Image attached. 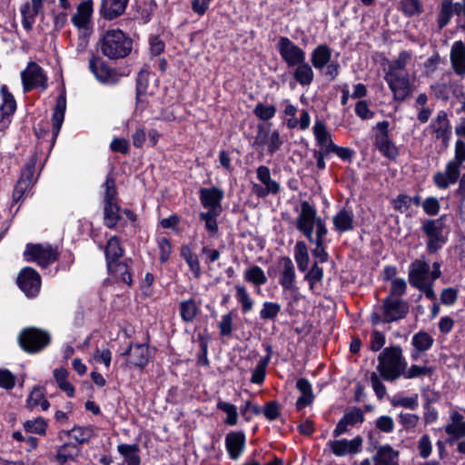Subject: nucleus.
<instances>
[{"label":"nucleus","instance_id":"nucleus-32","mask_svg":"<svg viewBox=\"0 0 465 465\" xmlns=\"http://www.w3.org/2000/svg\"><path fill=\"white\" fill-rule=\"evenodd\" d=\"M66 110V98L65 94H62L56 98V104L52 114L53 123V140L54 141L61 130L62 124L64 120V114Z\"/></svg>","mask_w":465,"mask_h":465},{"label":"nucleus","instance_id":"nucleus-12","mask_svg":"<svg viewBox=\"0 0 465 465\" xmlns=\"http://www.w3.org/2000/svg\"><path fill=\"white\" fill-rule=\"evenodd\" d=\"M21 77L25 92L38 87L45 89L47 86V79L43 69L34 62L28 64L27 67L21 73Z\"/></svg>","mask_w":465,"mask_h":465},{"label":"nucleus","instance_id":"nucleus-25","mask_svg":"<svg viewBox=\"0 0 465 465\" xmlns=\"http://www.w3.org/2000/svg\"><path fill=\"white\" fill-rule=\"evenodd\" d=\"M104 254L108 271H113L115 263L119 262V259L124 255V249L120 245L119 239L112 236L107 241L104 247Z\"/></svg>","mask_w":465,"mask_h":465},{"label":"nucleus","instance_id":"nucleus-13","mask_svg":"<svg viewBox=\"0 0 465 465\" xmlns=\"http://www.w3.org/2000/svg\"><path fill=\"white\" fill-rule=\"evenodd\" d=\"M17 284L27 297H35L39 292L41 278L35 269L25 267L17 276Z\"/></svg>","mask_w":465,"mask_h":465},{"label":"nucleus","instance_id":"nucleus-16","mask_svg":"<svg viewBox=\"0 0 465 465\" xmlns=\"http://www.w3.org/2000/svg\"><path fill=\"white\" fill-rule=\"evenodd\" d=\"M408 280L415 288L430 281V264L423 259H415L409 266Z\"/></svg>","mask_w":465,"mask_h":465},{"label":"nucleus","instance_id":"nucleus-60","mask_svg":"<svg viewBox=\"0 0 465 465\" xmlns=\"http://www.w3.org/2000/svg\"><path fill=\"white\" fill-rule=\"evenodd\" d=\"M323 278V269L314 262L310 271L304 276V279L309 282L310 289L313 290L314 284L319 282Z\"/></svg>","mask_w":465,"mask_h":465},{"label":"nucleus","instance_id":"nucleus-52","mask_svg":"<svg viewBox=\"0 0 465 465\" xmlns=\"http://www.w3.org/2000/svg\"><path fill=\"white\" fill-rule=\"evenodd\" d=\"M431 372V370L427 366H420L416 364H412L410 368L405 367L404 371H402V375L404 379H415L424 377L429 375Z\"/></svg>","mask_w":465,"mask_h":465},{"label":"nucleus","instance_id":"nucleus-27","mask_svg":"<svg viewBox=\"0 0 465 465\" xmlns=\"http://www.w3.org/2000/svg\"><path fill=\"white\" fill-rule=\"evenodd\" d=\"M128 361L137 367H143L149 361V349L144 344H131L124 353Z\"/></svg>","mask_w":465,"mask_h":465},{"label":"nucleus","instance_id":"nucleus-41","mask_svg":"<svg viewBox=\"0 0 465 465\" xmlns=\"http://www.w3.org/2000/svg\"><path fill=\"white\" fill-rule=\"evenodd\" d=\"M117 450L124 457L127 465H140L141 458L138 455L139 446L137 444H119Z\"/></svg>","mask_w":465,"mask_h":465},{"label":"nucleus","instance_id":"nucleus-50","mask_svg":"<svg viewBox=\"0 0 465 465\" xmlns=\"http://www.w3.org/2000/svg\"><path fill=\"white\" fill-rule=\"evenodd\" d=\"M222 212L208 211L201 213L199 218L204 222L206 230L212 234H215L218 232L217 217Z\"/></svg>","mask_w":465,"mask_h":465},{"label":"nucleus","instance_id":"nucleus-26","mask_svg":"<svg viewBox=\"0 0 465 465\" xmlns=\"http://www.w3.org/2000/svg\"><path fill=\"white\" fill-rule=\"evenodd\" d=\"M245 445V435L243 432H230L225 437V447L229 456L237 460Z\"/></svg>","mask_w":465,"mask_h":465},{"label":"nucleus","instance_id":"nucleus-30","mask_svg":"<svg viewBox=\"0 0 465 465\" xmlns=\"http://www.w3.org/2000/svg\"><path fill=\"white\" fill-rule=\"evenodd\" d=\"M434 343V339L428 332L420 331L415 333L411 339V345L414 351L411 352V358L417 360L420 352L429 351Z\"/></svg>","mask_w":465,"mask_h":465},{"label":"nucleus","instance_id":"nucleus-34","mask_svg":"<svg viewBox=\"0 0 465 465\" xmlns=\"http://www.w3.org/2000/svg\"><path fill=\"white\" fill-rule=\"evenodd\" d=\"M81 455V449L74 443L66 442L57 449L55 460L60 465H64L67 461H74Z\"/></svg>","mask_w":465,"mask_h":465},{"label":"nucleus","instance_id":"nucleus-58","mask_svg":"<svg viewBox=\"0 0 465 465\" xmlns=\"http://www.w3.org/2000/svg\"><path fill=\"white\" fill-rule=\"evenodd\" d=\"M281 311V305L277 302H265L260 311L262 320H274Z\"/></svg>","mask_w":465,"mask_h":465},{"label":"nucleus","instance_id":"nucleus-39","mask_svg":"<svg viewBox=\"0 0 465 465\" xmlns=\"http://www.w3.org/2000/svg\"><path fill=\"white\" fill-rule=\"evenodd\" d=\"M200 312V304L194 299L182 301L179 304V312L184 322H192L194 321Z\"/></svg>","mask_w":465,"mask_h":465},{"label":"nucleus","instance_id":"nucleus-51","mask_svg":"<svg viewBox=\"0 0 465 465\" xmlns=\"http://www.w3.org/2000/svg\"><path fill=\"white\" fill-rule=\"evenodd\" d=\"M325 236L326 235H315V237H312V241H309L315 245V248L312 250V254L314 257L318 258L321 262H326L329 258V254L324 246Z\"/></svg>","mask_w":465,"mask_h":465},{"label":"nucleus","instance_id":"nucleus-33","mask_svg":"<svg viewBox=\"0 0 465 465\" xmlns=\"http://www.w3.org/2000/svg\"><path fill=\"white\" fill-rule=\"evenodd\" d=\"M373 461L374 465H399V451L390 445L381 446L374 455Z\"/></svg>","mask_w":465,"mask_h":465},{"label":"nucleus","instance_id":"nucleus-29","mask_svg":"<svg viewBox=\"0 0 465 465\" xmlns=\"http://www.w3.org/2000/svg\"><path fill=\"white\" fill-rule=\"evenodd\" d=\"M62 434L72 437L78 446L88 443L95 436V430L93 426H74L71 430H62Z\"/></svg>","mask_w":465,"mask_h":465},{"label":"nucleus","instance_id":"nucleus-49","mask_svg":"<svg viewBox=\"0 0 465 465\" xmlns=\"http://www.w3.org/2000/svg\"><path fill=\"white\" fill-rule=\"evenodd\" d=\"M217 409L226 413V419L224 420V422L227 425L233 426L237 423L238 413L235 405L223 401H219L217 402Z\"/></svg>","mask_w":465,"mask_h":465},{"label":"nucleus","instance_id":"nucleus-8","mask_svg":"<svg viewBox=\"0 0 465 465\" xmlns=\"http://www.w3.org/2000/svg\"><path fill=\"white\" fill-rule=\"evenodd\" d=\"M380 311L384 315V323H391L404 319L409 313L410 306L401 298L387 296L382 300Z\"/></svg>","mask_w":465,"mask_h":465},{"label":"nucleus","instance_id":"nucleus-59","mask_svg":"<svg viewBox=\"0 0 465 465\" xmlns=\"http://www.w3.org/2000/svg\"><path fill=\"white\" fill-rule=\"evenodd\" d=\"M253 113L259 119L268 121L274 117L276 108L274 105H265L262 103H258Z\"/></svg>","mask_w":465,"mask_h":465},{"label":"nucleus","instance_id":"nucleus-21","mask_svg":"<svg viewBox=\"0 0 465 465\" xmlns=\"http://www.w3.org/2000/svg\"><path fill=\"white\" fill-rule=\"evenodd\" d=\"M450 61L453 72L463 78L465 76V45L461 40L455 41L452 44Z\"/></svg>","mask_w":465,"mask_h":465},{"label":"nucleus","instance_id":"nucleus-38","mask_svg":"<svg viewBox=\"0 0 465 465\" xmlns=\"http://www.w3.org/2000/svg\"><path fill=\"white\" fill-rule=\"evenodd\" d=\"M257 179L263 184L264 188L272 193L277 194L281 191V185L271 177L270 169L265 165H261L256 170Z\"/></svg>","mask_w":465,"mask_h":465},{"label":"nucleus","instance_id":"nucleus-6","mask_svg":"<svg viewBox=\"0 0 465 465\" xmlns=\"http://www.w3.org/2000/svg\"><path fill=\"white\" fill-rule=\"evenodd\" d=\"M446 215L438 219H427L422 223L421 230L428 238L427 250L430 253L438 252L447 242L444 233Z\"/></svg>","mask_w":465,"mask_h":465},{"label":"nucleus","instance_id":"nucleus-55","mask_svg":"<svg viewBox=\"0 0 465 465\" xmlns=\"http://www.w3.org/2000/svg\"><path fill=\"white\" fill-rule=\"evenodd\" d=\"M103 187L104 188V204L105 203H115L117 191L115 188V181L111 175H108L106 177V180H105Z\"/></svg>","mask_w":465,"mask_h":465},{"label":"nucleus","instance_id":"nucleus-64","mask_svg":"<svg viewBox=\"0 0 465 465\" xmlns=\"http://www.w3.org/2000/svg\"><path fill=\"white\" fill-rule=\"evenodd\" d=\"M430 89L437 99L448 101L450 99V87L442 82H436L430 85Z\"/></svg>","mask_w":465,"mask_h":465},{"label":"nucleus","instance_id":"nucleus-15","mask_svg":"<svg viewBox=\"0 0 465 465\" xmlns=\"http://www.w3.org/2000/svg\"><path fill=\"white\" fill-rule=\"evenodd\" d=\"M362 441V438L357 436L352 440L342 439L330 440L327 446L335 456L342 457L348 454L359 453L361 450Z\"/></svg>","mask_w":465,"mask_h":465},{"label":"nucleus","instance_id":"nucleus-61","mask_svg":"<svg viewBox=\"0 0 465 465\" xmlns=\"http://www.w3.org/2000/svg\"><path fill=\"white\" fill-rule=\"evenodd\" d=\"M401 9L409 16L418 15L422 12L420 0H401Z\"/></svg>","mask_w":465,"mask_h":465},{"label":"nucleus","instance_id":"nucleus-53","mask_svg":"<svg viewBox=\"0 0 465 465\" xmlns=\"http://www.w3.org/2000/svg\"><path fill=\"white\" fill-rule=\"evenodd\" d=\"M47 428V423L44 418H36L32 420H26L24 423V429L27 432L36 433L40 435H45Z\"/></svg>","mask_w":465,"mask_h":465},{"label":"nucleus","instance_id":"nucleus-18","mask_svg":"<svg viewBox=\"0 0 465 465\" xmlns=\"http://www.w3.org/2000/svg\"><path fill=\"white\" fill-rule=\"evenodd\" d=\"M223 197V191L218 187L201 188L199 191L201 203L208 211L222 212Z\"/></svg>","mask_w":465,"mask_h":465},{"label":"nucleus","instance_id":"nucleus-56","mask_svg":"<svg viewBox=\"0 0 465 465\" xmlns=\"http://www.w3.org/2000/svg\"><path fill=\"white\" fill-rule=\"evenodd\" d=\"M391 404L394 407L401 406L413 411L416 410L419 406V396L418 394H414L411 397H394V399L391 401Z\"/></svg>","mask_w":465,"mask_h":465},{"label":"nucleus","instance_id":"nucleus-42","mask_svg":"<svg viewBox=\"0 0 465 465\" xmlns=\"http://www.w3.org/2000/svg\"><path fill=\"white\" fill-rule=\"evenodd\" d=\"M375 146L386 157L396 159L399 155L398 147L391 141L390 136L375 137Z\"/></svg>","mask_w":465,"mask_h":465},{"label":"nucleus","instance_id":"nucleus-7","mask_svg":"<svg viewBox=\"0 0 465 465\" xmlns=\"http://www.w3.org/2000/svg\"><path fill=\"white\" fill-rule=\"evenodd\" d=\"M24 256L27 262H35L39 266L45 268L58 259V252L49 244L28 243Z\"/></svg>","mask_w":465,"mask_h":465},{"label":"nucleus","instance_id":"nucleus-44","mask_svg":"<svg viewBox=\"0 0 465 465\" xmlns=\"http://www.w3.org/2000/svg\"><path fill=\"white\" fill-rule=\"evenodd\" d=\"M268 355L262 358L259 362L257 363L256 367L253 369L252 377H251V382L255 384H261L266 375V369L270 362V357L272 353V348L270 346L267 347Z\"/></svg>","mask_w":465,"mask_h":465},{"label":"nucleus","instance_id":"nucleus-43","mask_svg":"<svg viewBox=\"0 0 465 465\" xmlns=\"http://www.w3.org/2000/svg\"><path fill=\"white\" fill-rule=\"evenodd\" d=\"M26 406L29 409H34L40 406L43 411H47L50 407L49 401L45 399V391L41 387H35L29 394Z\"/></svg>","mask_w":465,"mask_h":465},{"label":"nucleus","instance_id":"nucleus-63","mask_svg":"<svg viewBox=\"0 0 465 465\" xmlns=\"http://www.w3.org/2000/svg\"><path fill=\"white\" fill-rule=\"evenodd\" d=\"M424 213L429 216H436L440 211V203L438 198L430 196L422 202Z\"/></svg>","mask_w":465,"mask_h":465},{"label":"nucleus","instance_id":"nucleus-37","mask_svg":"<svg viewBox=\"0 0 465 465\" xmlns=\"http://www.w3.org/2000/svg\"><path fill=\"white\" fill-rule=\"evenodd\" d=\"M412 58V53L410 51H401L399 55L389 62L388 69L385 73L392 74H409L406 70L408 64Z\"/></svg>","mask_w":465,"mask_h":465},{"label":"nucleus","instance_id":"nucleus-23","mask_svg":"<svg viewBox=\"0 0 465 465\" xmlns=\"http://www.w3.org/2000/svg\"><path fill=\"white\" fill-rule=\"evenodd\" d=\"M312 131L317 144L321 147L319 151L331 153L335 143L332 142L331 134L327 130L326 124L321 120H316Z\"/></svg>","mask_w":465,"mask_h":465},{"label":"nucleus","instance_id":"nucleus-62","mask_svg":"<svg viewBox=\"0 0 465 465\" xmlns=\"http://www.w3.org/2000/svg\"><path fill=\"white\" fill-rule=\"evenodd\" d=\"M407 291V282L403 278H395L392 279L391 282L390 294L388 296H392L395 298H401L406 293Z\"/></svg>","mask_w":465,"mask_h":465},{"label":"nucleus","instance_id":"nucleus-20","mask_svg":"<svg viewBox=\"0 0 465 465\" xmlns=\"http://www.w3.org/2000/svg\"><path fill=\"white\" fill-rule=\"evenodd\" d=\"M2 104L0 106V124L7 126L11 122V117L15 112L16 102L14 95L8 91L6 85H3L0 89Z\"/></svg>","mask_w":465,"mask_h":465},{"label":"nucleus","instance_id":"nucleus-5","mask_svg":"<svg viewBox=\"0 0 465 465\" xmlns=\"http://www.w3.org/2000/svg\"><path fill=\"white\" fill-rule=\"evenodd\" d=\"M20 347L28 353L43 351L51 341L50 334L44 330L29 327L23 329L17 337Z\"/></svg>","mask_w":465,"mask_h":465},{"label":"nucleus","instance_id":"nucleus-46","mask_svg":"<svg viewBox=\"0 0 465 465\" xmlns=\"http://www.w3.org/2000/svg\"><path fill=\"white\" fill-rule=\"evenodd\" d=\"M54 377L59 389L64 391L69 397H74V388L67 380V371L64 368L55 369L54 370Z\"/></svg>","mask_w":465,"mask_h":465},{"label":"nucleus","instance_id":"nucleus-3","mask_svg":"<svg viewBox=\"0 0 465 465\" xmlns=\"http://www.w3.org/2000/svg\"><path fill=\"white\" fill-rule=\"evenodd\" d=\"M101 52L112 60L128 56L133 50V39L120 29H110L100 40Z\"/></svg>","mask_w":465,"mask_h":465},{"label":"nucleus","instance_id":"nucleus-19","mask_svg":"<svg viewBox=\"0 0 465 465\" xmlns=\"http://www.w3.org/2000/svg\"><path fill=\"white\" fill-rule=\"evenodd\" d=\"M364 421V413L360 408H353L347 411L343 417L339 420L335 429L332 431L333 437L337 438L344 434L349 427H352L358 423Z\"/></svg>","mask_w":465,"mask_h":465},{"label":"nucleus","instance_id":"nucleus-1","mask_svg":"<svg viewBox=\"0 0 465 465\" xmlns=\"http://www.w3.org/2000/svg\"><path fill=\"white\" fill-rule=\"evenodd\" d=\"M465 163V142L458 139L454 147V157L450 160L444 171L437 172L433 175V183L437 188L443 190L449 188L460 181L458 192L465 198V173L460 178V169ZM460 215L465 219V211L461 210Z\"/></svg>","mask_w":465,"mask_h":465},{"label":"nucleus","instance_id":"nucleus-9","mask_svg":"<svg viewBox=\"0 0 465 465\" xmlns=\"http://www.w3.org/2000/svg\"><path fill=\"white\" fill-rule=\"evenodd\" d=\"M384 80L393 94L394 100L402 102L411 94L412 84L410 74L385 73Z\"/></svg>","mask_w":465,"mask_h":465},{"label":"nucleus","instance_id":"nucleus-28","mask_svg":"<svg viewBox=\"0 0 465 465\" xmlns=\"http://www.w3.org/2000/svg\"><path fill=\"white\" fill-rule=\"evenodd\" d=\"M334 229L339 233L354 229V214L351 210L341 209L332 217Z\"/></svg>","mask_w":465,"mask_h":465},{"label":"nucleus","instance_id":"nucleus-17","mask_svg":"<svg viewBox=\"0 0 465 465\" xmlns=\"http://www.w3.org/2000/svg\"><path fill=\"white\" fill-rule=\"evenodd\" d=\"M93 5V0L81 2L71 18L73 25L80 31H91Z\"/></svg>","mask_w":465,"mask_h":465},{"label":"nucleus","instance_id":"nucleus-24","mask_svg":"<svg viewBox=\"0 0 465 465\" xmlns=\"http://www.w3.org/2000/svg\"><path fill=\"white\" fill-rule=\"evenodd\" d=\"M45 0H31L21 6L22 23L26 30H30L35 23V17L43 9V3Z\"/></svg>","mask_w":465,"mask_h":465},{"label":"nucleus","instance_id":"nucleus-54","mask_svg":"<svg viewBox=\"0 0 465 465\" xmlns=\"http://www.w3.org/2000/svg\"><path fill=\"white\" fill-rule=\"evenodd\" d=\"M235 297L242 305V311L247 312L253 307V300L243 286H236Z\"/></svg>","mask_w":465,"mask_h":465},{"label":"nucleus","instance_id":"nucleus-22","mask_svg":"<svg viewBox=\"0 0 465 465\" xmlns=\"http://www.w3.org/2000/svg\"><path fill=\"white\" fill-rule=\"evenodd\" d=\"M430 127L432 128L435 137L441 140L444 144H447L451 136V128L448 114L445 111H440L437 114L435 120L431 123Z\"/></svg>","mask_w":465,"mask_h":465},{"label":"nucleus","instance_id":"nucleus-36","mask_svg":"<svg viewBox=\"0 0 465 465\" xmlns=\"http://www.w3.org/2000/svg\"><path fill=\"white\" fill-rule=\"evenodd\" d=\"M296 387L301 392V396L296 401V407L298 410H302L312 402L314 396L312 385L308 380L304 378L299 379L296 382Z\"/></svg>","mask_w":465,"mask_h":465},{"label":"nucleus","instance_id":"nucleus-48","mask_svg":"<svg viewBox=\"0 0 465 465\" xmlns=\"http://www.w3.org/2000/svg\"><path fill=\"white\" fill-rule=\"evenodd\" d=\"M244 279L255 285H263L267 282V277L263 270L257 265L252 266L245 271Z\"/></svg>","mask_w":465,"mask_h":465},{"label":"nucleus","instance_id":"nucleus-45","mask_svg":"<svg viewBox=\"0 0 465 465\" xmlns=\"http://www.w3.org/2000/svg\"><path fill=\"white\" fill-rule=\"evenodd\" d=\"M294 259L301 272H305L309 265V253L304 242L299 241L294 246Z\"/></svg>","mask_w":465,"mask_h":465},{"label":"nucleus","instance_id":"nucleus-57","mask_svg":"<svg viewBox=\"0 0 465 465\" xmlns=\"http://www.w3.org/2000/svg\"><path fill=\"white\" fill-rule=\"evenodd\" d=\"M156 7L157 5L155 0H143V3L137 4V10L144 22H149L151 20L153 14L156 10Z\"/></svg>","mask_w":465,"mask_h":465},{"label":"nucleus","instance_id":"nucleus-31","mask_svg":"<svg viewBox=\"0 0 465 465\" xmlns=\"http://www.w3.org/2000/svg\"><path fill=\"white\" fill-rule=\"evenodd\" d=\"M129 0H102L101 14L107 20L114 19L122 15Z\"/></svg>","mask_w":465,"mask_h":465},{"label":"nucleus","instance_id":"nucleus-4","mask_svg":"<svg viewBox=\"0 0 465 465\" xmlns=\"http://www.w3.org/2000/svg\"><path fill=\"white\" fill-rule=\"evenodd\" d=\"M296 228L308 241H312L313 231L316 235H327L328 230L322 218L317 215L316 209L309 202L301 203V211L296 218Z\"/></svg>","mask_w":465,"mask_h":465},{"label":"nucleus","instance_id":"nucleus-40","mask_svg":"<svg viewBox=\"0 0 465 465\" xmlns=\"http://www.w3.org/2000/svg\"><path fill=\"white\" fill-rule=\"evenodd\" d=\"M295 66L296 68L293 72V78L301 85H310L314 78V73L312 66L308 63H306L305 60H303V62L299 63Z\"/></svg>","mask_w":465,"mask_h":465},{"label":"nucleus","instance_id":"nucleus-35","mask_svg":"<svg viewBox=\"0 0 465 465\" xmlns=\"http://www.w3.org/2000/svg\"><path fill=\"white\" fill-rule=\"evenodd\" d=\"M331 58V50L326 45H320L312 53L311 62L314 68L322 70Z\"/></svg>","mask_w":465,"mask_h":465},{"label":"nucleus","instance_id":"nucleus-10","mask_svg":"<svg viewBox=\"0 0 465 465\" xmlns=\"http://www.w3.org/2000/svg\"><path fill=\"white\" fill-rule=\"evenodd\" d=\"M276 48L289 67H294L306 59L305 52L286 36H281Z\"/></svg>","mask_w":465,"mask_h":465},{"label":"nucleus","instance_id":"nucleus-47","mask_svg":"<svg viewBox=\"0 0 465 465\" xmlns=\"http://www.w3.org/2000/svg\"><path fill=\"white\" fill-rule=\"evenodd\" d=\"M119 210H120V208L116 203L104 204V224L107 227L113 228L117 224V223L120 219Z\"/></svg>","mask_w":465,"mask_h":465},{"label":"nucleus","instance_id":"nucleus-14","mask_svg":"<svg viewBox=\"0 0 465 465\" xmlns=\"http://www.w3.org/2000/svg\"><path fill=\"white\" fill-rule=\"evenodd\" d=\"M279 283L283 291L296 292L295 267L290 257L283 256L278 261Z\"/></svg>","mask_w":465,"mask_h":465},{"label":"nucleus","instance_id":"nucleus-11","mask_svg":"<svg viewBox=\"0 0 465 465\" xmlns=\"http://www.w3.org/2000/svg\"><path fill=\"white\" fill-rule=\"evenodd\" d=\"M89 69L99 82L105 84H115L122 77V74H118L116 70L111 68L100 57L94 55H92L89 59Z\"/></svg>","mask_w":465,"mask_h":465},{"label":"nucleus","instance_id":"nucleus-2","mask_svg":"<svg viewBox=\"0 0 465 465\" xmlns=\"http://www.w3.org/2000/svg\"><path fill=\"white\" fill-rule=\"evenodd\" d=\"M377 360V372L386 381H395L401 378L402 371L408 366L403 350L398 344L384 348L378 355Z\"/></svg>","mask_w":465,"mask_h":465}]
</instances>
